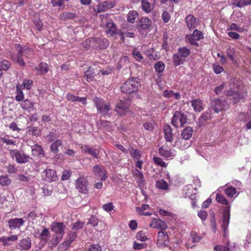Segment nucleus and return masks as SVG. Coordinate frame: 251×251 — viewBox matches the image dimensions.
<instances>
[{
	"instance_id": "nucleus-30",
	"label": "nucleus",
	"mask_w": 251,
	"mask_h": 251,
	"mask_svg": "<svg viewBox=\"0 0 251 251\" xmlns=\"http://www.w3.org/2000/svg\"><path fill=\"white\" fill-rule=\"evenodd\" d=\"M191 105L196 111L200 112L203 109L202 101L199 99L192 100Z\"/></svg>"
},
{
	"instance_id": "nucleus-53",
	"label": "nucleus",
	"mask_w": 251,
	"mask_h": 251,
	"mask_svg": "<svg viewBox=\"0 0 251 251\" xmlns=\"http://www.w3.org/2000/svg\"><path fill=\"white\" fill-rule=\"evenodd\" d=\"M62 238V237H61V235L59 236H56L55 238L54 239L50 241V248L52 249L54 247L58 245L60 241L61 240Z\"/></svg>"
},
{
	"instance_id": "nucleus-1",
	"label": "nucleus",
	"mask_w": 251,
	"mask_h": 251,
	"mask_svg": "<svg viewBox=\"0 0 251 251\" xmlns=\"http://www.w3.org/2000/svg\"><path fill=\"white\" fill-rule=\"evenodd\" d=\"M16 48L17 51L16 61L20 66L25 67V63L24 59L32 56L33 55V51L32 50L25 45L16 44Z\"/></svg>"
},
{
	"instance_id": "nucleus-52",
	"label": "nucleus",
	"mask_w": 251,
	"mask_h": 251,
	"mask_svg": "<svg viewBox=\"0 0 251 251\" xmlns=\"http://www.w3.org/2000/svg\"><path fill=\"white\" fill-rule=\"evenodd\" d=\"M153 160L154 163L158 166L163 167H167V164L164 161H163L161 158L159 157H153Z\"/></svg>"
},
{
	"instance_id": "nucleus-7",
	"label": "nucleus",
	"mask_w": 251,
	"mask_h": 251,
	"mask_svg": "<svg viewBox=\"0 0 251 251\" xmlns=\"http://www.w3.org/2000/svg\"><path fill=\"white\" fill-rule=\"evenodd\" d=\"M169 242V238L167 232L159 231L157 234V246L160 248L167 247Z\"/></svg>"
},
{
	"instance_id": "nucleus-13",
	"label": "nucleus",
	"mask_w": 251,
	"mask_h": 251,
	"mask_svg": "<svg viewBox=\"0 0 251 251\" xmlns=\"http://www.w3.org/2000/svg\"><path fill=\"white\" fill-rule=\"evenodd\" d=\"M230 206H228L227 207H226L224 209L223 214V218H222V224L221 225V227L223 228V229L226 231L229 223V220H230Z\"/></svg>"
},
{
	"instance_id": "nucleus-62",
	"label": "nucleus",
	"mask_w": 251,
	"mask_h": 251,
	"mask_svg": "<svg viewBox=\"0 0 251 251\" xmlns=\"http://www.w3.org/2000/svg\"><path fill=\"white\" fill-rule=\"evenodd\" d=\"M17 179L23 182H27L30 180V177L24 174H20L17 176Z\"/></svg>"
},
{
	"instance_id": "nucleus-12",
	"label": "nucleus",
	"mask_w": 251,
	"mask_h": 251,
	"mask_svg": "<svg viewBox=\"0 0 251 251\" xmlns=\"http://www.w3.org/2000/svg\"><path fill=\"white\" fill-rule=\"evenodd\" d=\"M43 178L49 182H52L57 180V176L55 170L47 169L42 173Z\"/></svg>"
},
{
	"instance_id": "nucleus-38",
	"label": "nucleus",
	"mask_w": 251,
	"mask_h": 251,
	"mask_svg": "<svg viewBox=\"0 0 251 251\" xmlns=\"http://www.w3.org/2000/svg\"><path fill=\"white\" fill-rule=\"evenodd\" d=\"M151 21L147 17H143L140 20V27L144 29H146L149 28Z\"/></svg>"
},
{
	"instance_id": "nucleus-34",
	"label": "nucleus",
	"mask_w": 251,
	"mask_h": 251,
	"mask_svg": "<svg viewBox=\"0 0 251 251\" xmlns=\"http://www.w3.org/2000/svg\"><path fill=\"white\" fill-rule=\"evenodd\" d=\"M11 183V180L7 175L0 176V185L2 187L9 186Z\"/></svg>"
},
{
	"instance_id": "nucleus-45",
	"label": "nucleus",
	"mask_w": 251,
	"mask_h": 251,
	"mask_svg": "<svg viewBox=\"0 0 251 251\" xmlns=\"http://www.w3.org/2000/svg\"><path fill=\"white\" fill-rule=\"evenodd\" d=\"M156 186L158 188L162 190H166L168 187L167 182L163 179L157 181L156 183Z\"/></svg>"
},
{
	"instance_id": "nucleus-25",
	"label": "nucleus",
	"mask_w": 251,
	"mask_h": 251,
	"mask_svg": "<svg viewBox=\"0 0 251 251\" xmlns=\"http://www.w3.org/2000/svg\"><path fill=\"white\" fill-rule=\"evenodd\" d=\"M188 27L190 29H194L197 25L196 19L193 15H188L185 19Z\"/></svg>"
},
{
	"instance_id": "nucleus-21",
	"label": "nucleus",
	"mask_w": 251,
	"mask_h": 251,
	"mask_svg": "<svg viewBox=\"0 0 251 251\" xmlns=\"http://www.w3.org/2000/svg\"><path fill=\"white\" fill-rule=\"evenodd\" d=\"M81 150L83 152L88 153L96 158H98L99 151L98 149L90 147L87 145H83L81 147Z\"/></svg>"
},
{
	"instance_id": "nucleus-29",
	"label": "nucleus",
	"mask_w": 251,
	"mask_h": 251,
	"mask_svg": "<svg viewBox=\"0 0 251 251\" xmlns=\"http://www.w3.org/2000/svg\"><path fill=\"white\" fill-rule=\"evenodd\" d=\"M66 97L68 100L81 102L84 105L87 103L86 98L84 97H78L71 94H68Z\"/></svg>"
},
{
	"instance_id": "nucleus-10",
	"label": "nucleus",
	"mask_w": 251,
	"mask_h": 251,
	"mask_svg": "<svg viewBox=\"0 0 251 251\" xmlns=\"http://www.w3.org/2000/svg\"><path fill=\"white\" fill-rule=\"evenodd\" d=\"M65 226L62 222H53L50 226L51 230L57 234V236L61 235L63 237L64 234Z\"/></svg>"
},
{
	"instance_id": "nucleus-42",
	"label": "nucleus",
	"mask_w": 251,
	"mask_h": 251,
	"mask_svg": "<svg viewBox=\"0 0 251 251\" xmlns=\"http://www.w3.org/2000/svg\"><path fill=\"white\" fill-rule=\"evenodd\" d=\"M24 99V94L22 89L19 87L17 86L16 95L15 96V100L17 101H23Z\"/></svg>"
},
{
	"instance_id": "nucleus-14",
	"label": "nucleus",
	"mask_w": 251,
	"mask_h": 251,
	"mask_svg": "<svg viewBox=\"0 0 251 251\" xmlns=\"http://www.w3.org/2000/svg\"><path fill=\"white\" fill-rule=\"evenodd\" d=\"M191 145V141L188 139H185L183 138L178 139L176 140L174 144V146L182 150L187 149Z\"/></svg>"
},
{
	"instance_id": "nucleus-9",
	"label": "nucleus",
	"mask_w": 251,
	"mask_h": 251,
	"mask_svg": "<svg viewBox=\"0 0 251 251\" xmlns=\"http://www.w3.org/2000/svg\"><path fill=\"white\" fill-rule=\"evenodd\" d=\"M186 38L189 41L190 44L198 47L199 44L197 41L203 38L202 33L201 31L195 29L193 33L189 35H187Z\"/></svg>"
},
{
	"instance_id": "nucleus-59",
	"label": "nucleus",
	"mask_w": 251,
	"mask_h": 251,
	"mask_svg": "<svg viewBox=\"0 0 251 251\" xmlns=\"http://www.w3.org/2000/svg\"><path fill=\"white\" fill-rule=\"evenodd\" d=\"M77 233L75 231L71 232L68 236L66 240L70 244L75 239Z\"/></svg>"
},
{
	"instance_id": "nucleus-40",
	"label": "nucleus",
	"mask_w": 251,
	"mask_h": 251,
	"mask_svg": "<svg viewBox=\"0 0 251 251\" xmlns=\"http://www.w3.org/2000/svg\"><path fill=\"white\" fill-rule=\"evenodd\" d=\"M11 66V63L7 60L4 59L0 61V69L1 72L3 71H7L10 68Z\"/></svg>"
},
{
	"instance_id": "nucleus-28",
	"label": "nucleus",
	"mask_w": 251,
	"mask_h": 251,
	"mask_svg": "<svg viewBox=\"0 0 251 251\" xmlns=\"http://www.w3.org/2000/svg\"><path fill=\"white\" fill-rule=\"evenodd\" d=\"M32 153L34 156H43L44 155L43 150L41 147L38 145H35L32 147Z\"/></svg>"
},
{
	"instance_id": "nucleus-33",
	"label": "nucleus",
	"mask_w": 251,
	"mask_h": 251,
	"mask_svg": "<svg viewBox=\"0 0 251 251\" xmlns=\"http://www.w3.org/2000/svg\"><path fill=\"white\" fill-rule=\"evenodd\" d=\"M193 132L192 127L188 126L184 128L181 132V137L185 139L189 140Z\"/></svg>"
},
{
	"instance_id": "nucleus-16",
	"label": "nucleus",
	"mask_w": 251,
	"mask_h": 251,
	"mask_svg": "<svg viewBox=\"0 0 251 251\" xmlns=\"http://www.w3.org/2000/svg\"><path fill=\"white\" fill-rule=\"evenodd\" d=\"M150 226L153 228L160 229V231H164L167 228L166 224L160 219H154L152 220Z\"/></svg>"
},
{
	"instance_id": "nucleus-36",
	"label": "nucleus",
	"mask_w": 251,
	"mask_h": 251,
	"mask_svg": "<svg viewBox=\"0 0 251 251\" xmlns=\"http://www.w3.org/2000/svg\"><path fill=\"white\" fill-rule=\"evenodd\" d=\"M178 52L179 56L186 59L190 54V50L186 47H181L178 49Z\"/></svg>"
},
{
	"instance_id": "nucleus-11",
	"label": "nucleus",
	"mask_w": 251,
	"mask_h": 251,
	"mask_svg": "<svg viewBox=\"0 0 251 251\" xmlns=\"http://www.w3.org/2000/svg\"><path fill=\"white\" fill-rule=\"evenodd\" d=\"M227 88L224 94L227 96H231L236 94L238 90V85L235 84L234 79H230L228 84H226Z\"/></svg>"
},
{
	"instance_id": "nucleus-58",
	"label": "nucleus",
	"mask_w": 251,
	"mask_h": 251,
	"mask_svg": "<svg viewBox=\"0 0 251 251\" xmlns=\"http://www.w3.org/2000/svg\"><path fill=\"white\" fill-rule=\"evenodd\" d=\"M32 83V80L30 79H25L24 80L22 84V88L23 89H26L29 90L30 89L31 84Z\"/></svg>"
},
{
	"instance_id": "nucleus-8",
	"label": "nucleus",
	"mask_w": 251,
	"mask_h": 251,
	"mask_svg": "<svg viewBox=\"0 0 251 251\" xmlns=\"http://www.w3.org/2000/svg\"><path fill=\"white\" fill-rule=\"evenodd\" d=\"M92 172L96 177H99L101 181L108 178V175L104 167L96 165L92 168Z\"/></svg>"
},
{
	"instance_id": "nucleus-19",
	"label": "nucleus",
	"mask_w": 251,
	"mask_h": 251,
	"mask_svg": "<svg viewBox=\"0 0 251 251\" xmlns=\"http://www.w3.org/2000/svg\"><path fill=\"white\" fill-rule=\"evenodd\" d=\"M24 223L25 221L22 218L11 219L8 221L9 227L11 229L20 228Z\"/></svg>"
},
{
	"instance_id": "nucleus-61",
	"label": "nucleus",
	"mask_w": 251,
	"mask_h": 251,
	"mask_svg": "<svg viewBox=\"0 0 251 251\" xmlns=\"http://www.w3.org/2000/svg\"><path fill=\"white\" fill-rule=\"evenodd\" d=\"M227 88V86L226 83H223L222 85L216 87L214 89V92L217 94L219 95L221 94L222 91L224 89Z\"/></svg>"
},
{
	"instance_id": "nucleus-37",
	"label": "nucleus",
	"mask_w": 251,
	"mask_h": 251,
	"mask_svg": "<svg viewBox=\"0 0 251 251\" xmlns=\"http://www.w3.org/2000/svg\"><path fill=\"white\" fill-rule=\"evenodd\" d=\"M101 221L99 220L97 216L95 215H91L89 218L88 219L87 225H91L93 227L98 226L99 223H101Z\"/></svg>"
},
{
	"instance_id": "nucleus-47",
	"label": "nucleus",
	"mask_w": 251,
	"mask_h": 251,
	"mask_svg": "<svg viewBox=\"0 0 251 251\" xmlns=\"http://www.w3.org/2000/svg\"><path fill=\"white\" fill-rule=\"evenodd\" d=\"M225 192L228 197L232 198L236 193V189L231 186L228 187L225 189Z\"/></svg>"
},
{
	"instance_id": "nucleus-2",
	"label": "nucleus",
	"mask_w": 251,
	"mask_h": 251,
	"mask_svg": "<svg viewBox=\"0 0 251 251\" xmlns=\"http://www.w3.org/2000/svg\"><path fill=\"white\" fill-rule=\"evenodd\" d=\"M140 87L141 84L139 81V79L132 77L125 82L121 87V89L123 93L130 94L137 92Z\"/></svg>"
},
{
	"instance_id": "nucleus-50",
	"label": "nucleus",
	"mask_w": 251,
	"mask_h": 251,
	"mask_svg": "<svg viewBox=\"0 0 251 251\" xmlns=\"http://www.w3.org/2000/svg\"><path fill=\"white\" fill-rule=\"evenodd\" d=\"M95 75V73L93 70L90 68L88 70L85 72V77L88 81H90L93 80Z\"/></svg>"
},
{
	"instance_id": "nucleus-46",
	"label": "nucleus",
	"mask_w": 251,
	"mask_h": 251,
	"mask_svg": "<svg viewBox=\"0 0 251 251\" xmlns=\"http://www.w3.org/2000/svg\"><path fill=\"white\" fill-rule=\"evenodd\" d=\"M154 67L156 72L160 73L164 70L165 65L162 62L158 61L155 64Z\"/></svg>"
},
{
	"instance_id": "nucleus-24",
	"label": "nucleus",
	"mask_w": 251,
	"mask_h": 251,
	"mask_svg": "<svg viewBox=\"0 0 251 251\" xmlns=\"http://www.w3.org/2000/svg\"><path fill=\"white\" fill-rule=\"evenodd\" d=\"M106 33L108 36H112L117 33V28L113 23H107L106 25Z\"/></svg>"
},
{
	"instance_id": "nucleus-26",
	"label": "nucleus",
	"mask_w": 251,
	"mask_h": 251,
	"mask_svg": "<svg viewBox=\"0 0 251 251\" xmlns=\"http://www.w3.org/2000/svg\"><path fill=\"white\" fill-rule=\"evenodd\" d=\"M96 43L97 44L98 50H100L106 48L109 45V41L104 38H96Z\"/></svg>"
},
{
	"instance_id": "nucleus-3",
	"label": "nucleus",
	"mask_w": 251,
	"mask_h": 251,
	"mask_svg": "<svg viewBox=\"0 0 251 251\" xmlns=\"http://www.w3.org/2000/svg\"><path fill=\"white\" fill-rule=\"evenodd\" d=\"M9 155L12 159H15L18 164H25L29 162L31 158L18 150H9Z\"/></svg>"
},
{
	"instance_id": "nucleus-35",
	"label": "nucleus",
	"mask_w": 251,
	"mask_h": 251,
	"mask_svg": "<svg viewBox=\"0 0 251 251\" xmlns=\"http://www.w3.org/2000/svg\"><path fill=\"white\" fill-rule=\"evenodd\" d=\"M172 59L173 63L176 66L183 64L186 61L185 59L179 56L177 53H176L173 55Z\"/></svg>"
},
{
	"instance_id": "nucleus-39",
	"label": "nucleus",
	"mask_w": 251,
	"mask_h": 251,
	"mask_svg": "<svg viewBox=\"0 0 251 251\" xmlns=\"http://www.w3.org/2000/svg\"><path fill=\"white\" fill-rule=\"evenodd\" d=\"M19 246L23 250H28L31 246L30 240L29 238L24 239L20 241Z\"/></svg>"
},
{
	"instance_id": "nucleus-51",
	"label": "nucleus",
	"mask_w": 251,
	"mask_h": 251,
	"mask_svg": "<svg viewBox=\"0 0 251 251\" xmlns=\"http://www.w3.org/2000/svg\"><path fill=\"white\" fill-rule=\"evenodd\" d=\"M216 200L218 202L223 204L227 205L228 204L227 200L221 194H217L216 195Z\"/></svg>"
},
{
	"instance_id": "nucleus-43",
	"label": "nucleus",
	"mask_w": 251,
	"mask_h": 251,
	"mask_svg": "<svg viewBox=\"0 0 251 251\" xmlns=\"http://www.w3.org/2000/svg\"><path fill=\"white\" fill-rule=\"evenodd\" d=\"M62 145V143L59 140H57L53 143H52L50 146V149L51 151L56 154L58 152L59 150L58 147Z\"/></svg>"
},
{
	"instance_id": "nucleus-4",
	"label": "nucleus",
	"mask_w": 251,
	"mask_h": 251,
	"mask_svg": "<svg viewBox=\"0 0 251 251\" xmlns=\"http://www.w3.org/2000/svg\"><path fill=\"white\" fill-rule=\"evenodd\" d=\"M187 122V115L180 111H176L172 119V124L176 128L183 126Z\"/></svg>"
},
{
	"instance_id": "nucleus-20",
	"label": "nucleus",
	"mask_w": 251,
	"mask_h": 251,
	"mask_svg": "<svg viewBox=\"0 0 251 251\" xmlns=\"http://www.w3.org/2000/svg\"><path fill=\"white\" fill-rule=\"evenodd\" d=\"M114 5V2L111 1H105L97 5V12L100 13L105 11L113 7Z\"/></svg>"
},
{
	"instance_id": "nucleus-60",
	"label": "nucleus",
	"mask_w": 251,
	"mask_h": 251,
	"mask_svg": "<svg viewBox=\"0 0 251 251\" xmlns=\"http://www.w3.org/2000/svg\"><path fill=\"white\" fill-rule=\"evenodd\" d=\"M132 54L137 61H140L143 58L141 53L136 49L133 50Z\"/></svg>"
},
{
	"instance_id": "nucleus-55",
	"label": "nucleus",
	"mask_w": 251,
	"mask_h": 251,
	"mask_svg": "<svg viewBox=\"0 0 251 251\" xmlns=\"http://www.w3.org/2000/svg\"><path fill=\"white\" fill-rule=\"evenodd\" d=\"M136 239L141 241H145L148 240V238L146 235L145 232L143 231H139L136 236Z\"/></svg>"
},
{
	"instance_id": "nucleus-49",
	"label": "nucleus",
	"mask_w": 251,
	"mask_h": 251,
	"mask_svg": "<svg viewBox=\"0 0 251 251\" xmlns=\"http://www.w3.org/2000/svg\"><path fill=\"white\" fill-rule=\"evenodd\" d=\"M28 131L30 134L38 136L40 134V129L35 126H29L28 127Z\"/></svg>"
},
{
	"instance_id": "nucleus-64",
	"label": "nucleus",
	"mask_w": 251,
	"mask_h": 251,
	"mask_svg": "<svg viewBox=\"0 0 251 251\" xmlns=\"http://www.w3.org/2000/svg\"><path fill=\"white\" fill-rule=\"evenodd\" d=\"M215 251H229L228 247H226L224 245H217L214 247Z\"/></svg>"
},
{
	"instance_id": "nucleus-32",
	"label": "nucleus",
	"mask_w": 251,
	"mask_h": 251,
	"mask_svg": "<svg viewBox=\"0 0 251 251\" xmlns=\"http://www.w3.org/2000/svg\"><path fill=\"white\" fill-rule=\"evenodd\" d=\"M232 4L238 7H243L251 4V0H233Z\"/></svg>"
},
{
	"instance_id": "nucleus-18",
	"label": "nucleus",
	"mask_w": 251,
	"mask_h": 251,
	"mask_svg": "<svg viewBox=\"0 0 251 251\" xmlns=\"http://www.w3.org/2000/svg\"><path fill=\"white\" fill-rule=\"evenodd\" d=\"M128 104L123 101L120 100L116 105L115 110L120 115H124L128 109Z\"/></svg>"
},
{
	"instance_id": "nucleus-57",
	"label": "nucleus",
	"mask_w": 251,
	"mask_h": 251,
	"mask_svg": "<svg viewBox=\"0 0 251 251\" xmlns=\"http://www.w3.org/2000/svg\"><path fill=\"white\" fill-rule=\"evenodd\" d=\"M40 72L41 74H44L48 72V65L46 63L42 62L39 64Z\"/></svg>"
},
{
	"instance_id": "nucleus-5",
	"label": "nucleus",
	"mask_w": 251,
	"mask_h": 251,
	"mask_svg": "<svg viewBox=\"0 0 251 251\" xmlns=\"http://www.w3.org/2000/svg\"><path fill=\"white\" fill-rule=\"evenodd\" d=\"M94 102L98 111L103 115H108L111 110V106L109 103H106L102 99L96 97L94 99Z\"/></svg>"
},
{
	"instance_id": "nucleus-41",
	"label": "nucleus",
	"mask_w": 251,
	"mask_h": 251,
	"mask_svg": "<svg viewBox=\"0 0 251 251\" xmlns=\"http://www.w3.org/2000/svg\"><path fill=\"white\" fill-rule=\"evenodd\" d=\"M50 237L49 229L45 227L40 235V238L41 240L47 242Z\"/></svg>"
},
{
	"instance_id": "nucleus-54",
	"label": "nucleus",
	"mask_w": 251,
	"mask_h": 251,
	"mask_svg": "<svg viewBox=\"0 0 251 251\" xmlns=\"http://www.w3.org/2000/svg\"><path fill=\"white\" fill-rule=\"evenodd\" d=\"M70 244L67 241H64L58 247V251H65L70 247Z\"/></svg>"
},
{
	"instance_id": "nucleus-56",
	"label": "nucleus",
	"mask_w": 251,
	"mask_h": 251,
	"mask_svg": "<svg viewBox=\"0 0 251 251\" xmlns=\"http://www.w3.org/2000/svg\"><path fill=\"white\" fill-rule=\"evenodd\" d=\"M211 118L210 115L206 113L205 114H202L199 119V122L200 124L202 125L203 124L204 122L206 121L207 120H209Z\"/></svg>"
},
{
	"instance_id": "nucleus-27",
	"label": "nucleus",
	"mask_w": 251,
	"mask_h": 251,
	"mask_svg": "<svg viewBox=\"0 0 251 251\" xmlns=\"http://www.w3.org/2000/svg\"><path fill=\"white\" fill-rule=\"evenodd\" d=\"M141 7L143 11L146 13H150L153 9V6L151 4L148 0H142Z\"/></svg>"
},
{
	"instance_id": "nucleus-15",
	"label": "nucleus",
	"mask_w": 251,
	"mask_h": 251,
	"mask_svg": "<svg viewBox=\"0 0 251 251\" xmlns=\"http://www.w3.org/2000/svg\"><path fill=\"white\" fill-rule=\"evenodd\" d=\"M211 107L216 113H219L225 108L223 101L219 99H214L211 102Z\"/></svg>"
},
{
	"instance_id": "nucleus-6",
	"label": "nucleus",
	"mask_w": 251,
	"mask_h": 251,
	"mask_svg": "<svg viewBox=\"0 0 251 251\" xmlns=\"http://www.w3.org/2000/svg\"><path fill=\"white\" fill-rule=\"evenodd\" d=\"M88 182L84 176H80L75 180V187L78 191L81 193L87 194Z\"/></svg>"
},
{
	"instance_id": "nucleus-63",
	"label": "nucleus",
	"mask_w": 251,
	"mask_h": 251,
	"mask_svg": "<svg viewBox=\"0 0 251 251\" xmlns=\"http://www.w3.org/2000/svg\"><path fill=\"white\" fill-rule=\"evenodd\" d=\"M72 172L70 170H65L63 172V174L61 176V179L62 180H66L70 178Z\"/></svg>"
},
{
	"instance_id": "nucleus-31",
	"label": "nucleus",
	"mask_w": 251,
	"mask_h": 251,
	"mask_svg": "<svg viewBox=\"0 0 251 251\" xmlns=\"http://www.w3.org/2000/svg\"><path fill=\"white\" fill-rule=\"evenodd\" d=\"M21 107L23 109L30 112L34 108V103L28 99H26L21 103Z\"/></svg>"
},
{
	"instance_id": "nucleus-44",
	"label": "nucleus",
	"mask_w": 251,
	"mask_h": 251,
	"mask_svg": "<svg viewBox=\"0 0 251 251\" xmlns=\"http://www.w3.org/2000/svg\"><path fill=\"white\" fill-rule=\"evenodd\" d=\"M138 16V13L135 11H130L127 14V20L131 23H133Z\"/></svg>"
},
{
	"instance_id": "nucleus-23",
	"label": "nucleus",
	"mask_w": 251,
	"mask_h": 251,
	"mask_svg": "<svg viewBox=\"0 0 251 251\" xmlns=\"http://www.w3.org/2000/svg\"><path fill=\"white\" fill-rule=\"evenodd\" d=\"M133 174L136 177L138 185L141 187H143L144 185L145 181L143 174L137 169H135L134 170Z\"/></svg>"
},
{
	"instance_id": "nucleus-22",
	"label": "nucleus",
	"mask_w": 251,
	"mask_h": 251,
	"mask_svg": "<svg viewBox=\"0 0 251 251\" xmlns=\"http://www.w3.org/2000/svg\"><path fill=\"white\" fill-rule=\"evenodd\" d=\"M164 133V137L166 140L169 142H172L173 141L172 129L169 125H165L163 127Z\"/></svg>"
},
{
	"instance_id": "nucleus-17",
	"label": "nucleus",
	"mask_w": 251,
	"mask_h": 251,
	"mask_svg": "<svg viewBox=\"0 0 251 251\" xmlns=\"http://www.w3.org/2000/svg\"><path fill=\"white\" fill-rule=\"evenodd\" d=\"M158 152L161 156L167 159H171L175 156L174 153L171 150H168L165 145L159 148Z\"/></svg>"
},
{
	"instance_id": "nucleus-48",
	"label": "nucleus",
	"mask_w": 251,
	"mask_h": 251,
	"mask_svg": "<svg viewBox=\"0 0 251 251\" xmlns=\"http://www.w3.org/2000/svg\"><path fill=\"white\" fill-rule=\"evenodd\" d=\"M6 171L9 174H16L18 172L17 167L14 164H9L6 167Z\"/></svg>"
}]
</instances>
